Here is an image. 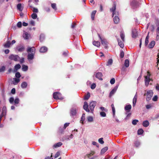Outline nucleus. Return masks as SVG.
Segmentation results:
<instances>
[{"label": "nucleus", "mask_w": 159, "mask_h": 159, "mask_svg": "<svg viewBox=\"0 0 159 159\" xmlns=\"http://www.w3.org/2000/svg\"><path fill=\"white\" fill-rule=\"evenodd\" d=\"M147 76H144L145 78V84L146 86H148L149 84V82L150 81H152L153 80L152 79L150 78L151 74L149 71L147 72Z\"/></svg>", "instance_id": "f257e3e1"}, {"label": "nucleus", "mask_w": 159, "mask_h": 159, "mask_svg": "<svg viewBox=\"0 0 159 159\" xmlns=\"http://www.w3.org/2000/svg\"><path fill=\"white\" fill-rule=\"evenodd\" d=\"M139 2L136 0H132L130 3L131 8L133 9H135L138 8L139 7Z\"/></svg>", "instance_id": "f03ea898"}, {"label": "nucleus", "mask_w": 159, "mask_h": 159, "mask_svg": "<svg viewBox=\"0 0 159 159\" xmlns=\"http://www.w3.org/2000/svg\"><path fill=\"white\" fill-rule=\"evenodd\" d=\"M53 98L55 99H63V98L61 96V94L59 92H55L53 94Z\"/></svg>", "instance_id": "7ed1b4c3"}, {"label": "nucleus", "mask_w": 159, "mask_h": 159, "mask_svg": "<svg viewBox=\"0 0 159 159\" xmlns=\"http://www.w3.org/2000/svg\"><path fill=\"white\" fill-rule=\"evenodd\" d=\"M8 58L11 60L16 61H18L20 57L18 55L11 54L9 56Z\"/></svg>", "instance_id": "20e7f679"}, {"label": "nucleus", "mask_w": 159, "mask_h": 159, "mask_svg": "<svg viewBox=\"0 0 159 159\" xmlns=\"http://www.w3.org/2000/svg\"><path fill=\"white\" fill-rule=\"evenodd\" d=\"M97 102L95 101H92L90 102L89 104V108L92 113L93 112L94 108Z\"/></svg>", "instance_id": "39448f33"}, {"label": "nucleus", "mask_w": 159, "mask_h": 159, "mask_svg": "<svg viewBox=\"0 0 159 159\" xmlns=\"http://www.w3.org/2000/svg\"><path fill=\"white\" fill-rule=\"evenodd\" d=\"M153 95V92L152 90H149L147 92L146 99L147 101L150 100Z\"/></svg>", "instance_id": "423d86ee"}, {"label": "nucleus", "mask_w": 159, "mask_h": 159, "mask_svg": "<svg viewBox=\"0 0 159 159\" xmlns=\"http://www.w3.org/2000/svg\"><path fill=\"white\" fill-rule=\"evenodd\" d=\"M98 35L101 40L102 44L104 46L105 48H107V42L106 40L105 39L102 38L100 35L98 34Z\"/></svg>", "instance_id": "0eeeda50"}, {"label": "nucleus", "mask_w": 159, "mask_h": 159, "mask_svg": "<svg viewBox=\"0 0 159 159\" xmlns=\"http://www.w3.org/2000/svg\"><path fill=\"white\" fill-rule=\"evenodd\" d=\"M138 35V34L137 30L136 29H133L132 31V37L134 38H136Z\"/></svg>", "instance_id": "6e6552de"}, {"label": "nucleus", "mask_w": 159, "mask_h": 159, "mask_svg": "<svg viewBox=\"0 0 159 159\" xmlns=\"http://www.w3.org/2000/svg\"><path fill=\"white\" fill-rule=\"evenodd\" d=\"M116 3L114 2L112 6V8H110V11L111 12H112V15L113 16L115 14L116 15V13L115 12V10L116 9Z\"/></svg>", "instance_id": "1a4fd4ad"}, {"label": "nucleus", "mask_w": 159, "mask_h": 159, "mask_svg": "<svg viewBox=\"0 0 159 159\" xmlns=\"http://www.w3.org/2000/svg\"><path fill=\"white\" fill-rule=\"evenodd\" d=\"M83 108L87 112H89L90 111V110L89 109V105L87 102H84Z\"/></svg>", "instance_id": "9d476101"}, {"label": "nucleus", "mask_w": 159, "mask_h": 159, "mask_svg": "<svg viewBox=\"0 0 159 159\" xmlns=\"http://www.w3.org/2000/svg\"><path fill=\"white\" fill-rule=\"evenodd\" d=\"M27 51L28 52H30V53L35 54V49L34 47L28 48L27 49Z\"/></svg>", "instance_id": "9b49d317"}, {"label": "nucleus", "mask_w": 159, "mask_h": 159, "mask_svg": "<svg viewBox=\"0 0 159 159\" xmlns=\"http://www.w3.org/2000/svg\"><path fill=\"white\" fill-rule=\"evenodd\" d=\"M118 86H115L114 88L111 91L109 97L111 98L115 93L118 88Z\"/></svg>", "instance_id": "f8f14e48"}, {"label": "nucleus", "mask_w": 159, "mask_h": 159, "mask_svg": "<svg viewBox=\"0 0 159 159\" xmlns=\"http://www.w3.org/2000/svg\"><path fill=\"white\" fill-rule=\"evenodd\" d=\"M102 73L101 72H98L96 75V77L99 79L100 80H102Z\"/></svg>", "instance_id": "ddd939ff"}, {"label": "nucleus", "mask_w": 159, "mask_h": 159, "mask_svg": "<svg viewBox=\"0 0 159 159\" xmlns=\"http://www.w3.org/2000/svg\"><path fill=\"white\" fill-rule=\"evenodd\" d=\"M48 50V48L45 47H42L39 50V52L41 53H44L46 52Z\"/></svg>", "instance_id": "4468645a"}, {"label": "nucleus", "mask_w": 159, "mask_h": 159, "mask_svg": "<svg viewBox=\"0 0 159 159\" xmlns=\"http://www.w3.org/2000/svg\"><path fill=\"white\" fill-rule=\"evenodd\" d=\"M137 93H136L135 95L133 100V106L134 107L136 103L137 102Z\"/></svg>", "instance_id": "2eb2a0df"}, {"label": "nucleus", "mask_w": 159, "mask_h": 159, "mask_svg": "<svg viewBox=\"0 0 159 159\" xmlns=\"http://www.w3.org/2000/svg\"><path fill=\"white\" fill-rule=\"evenodd\" d=\"M113 21L115 24H117L120 21L119 17L117 16H115L114 18Z\"/></svg>", "instance_id": "dca6fc26"}, {"label": "nucleus", "mask_w": 159, "mask_h": 159, "mask_svg": "<svg viewBox=\"0 0 159 159\" xmlns=\"http://www.w3.org/2000/svg\"><path fill=\"white\" fill-rule=\"evenodd\" d=\"M34 54L29 53L28 55V59L29 60H32L34 58Z\"/></svg>", "instance_id": "f3484780"}, {"label": "nucleus", "mask_w": 159, "mask_h": 159, "mask_svg": "<svg viewBox=\"0 0 159 159\" xmlns=\"http://www.w3.org/2000/svg\"><path fill=\"white\" fill-rule=\"evenodd\" d=\"M17 9L20 11H21L23 9V7H22L21 4L20 3H19L17 5Z\"/></svg>", "instance_id": "a211bd4d"}, {"label": "nucleus", "mask_w": 159, "mask_h": 159, "mask_svg": "<svg viewBox=\"0 0 159 159\" xmlns=\"http://www.w3.org/2000/svg\"><path fill=\"white\" fill-rule=\"evenodd\" d=\"M76 110L75 109H72L70 110V114L72 116H75L76 114Z\"/></svg>", "instance_id": "6ab92c4d"}, {"label": "nucleus", "mask_w": 159, "mask_h": 159, "mask_svg": "<svg viewBox=\"0 0 159 159\" xmlns=\"http://www.w3.org/2000/svg\"><path fill=\"white\" fill-rule=\"evenodd\" d=\"M93 44L97 47H99L100 46V43L98 41H94L93 42Z\"/></svg>", "instance_id": "aec40b11"}, {"label": "nucleus", "mask_w": 159, "mask_h": 159, "mask_svg": "<svg viewBox=\"0 0 159 159\" xmlns=\"http://www.w3.org/2000/svg\"><path fill=\"white\" fill-rule=\"evenodd\" d=\"M7 112V108L6 106H4L2 109V111L1 115L4 116L5 114H6Z\"/></svg>", "instance_id": "412c9836"}, {"label": "nucleus", "mask_w": 159, "mask_h": 159, "mask_svg": "<svg viewBox=\"0 0 159 159\" xmlns=\"http://www.w3.org/2000/svg\"><path fill=\"white\" fill-rule=\"evenodd\" d=\"M14 81H12L13 84L14 85H16L20 81V80L19 79L16 78H13Z\"/></svg>", "instance_id": "4be33fe9"}, {"label": "nucleus", "mask_w": 159, "mask_h": 159, "mask_svg": "<svg viewBox=\"0 0 159 159\" xmlns=\"http://www.w3.org/2000/svg\"><path fill=\"white\" fill-rule=\"evenodd\" d=\"M30 36L29 34H28L27 32H25L23 34V37L25 39H28L29 38V37Z\"/></svg>", "instance_id": "5701e85b"}, {"label": "nucleus", "mask_w": 159, "mask_h": 159, "mask_svg": "<svg viewBox=\"0 0 159 159\" xmlns=\"http://www.w3.org/2000/svg\"><path fill=\"white\" fill-rule=\"evenodd\" d=\"M149 125V122L148 120H146L143 122V125L145 127H147Z\"/></svg>", "instance_id": "b1692460"}, {"label": "nucleus", "mask_w": 159, "mask_h": 159, "mask_svg": "<svg viewBox=\"0 0 159 159\" xmlns=\"http://www.w3.org/2000/svg\"><path fill=\"white\" fill-rule=\"evenodd\" d=\"M155 44V42L152 41L148 45V48H152L153 47Z\"/></svg>", "instance_id": "393cba45"}, {"label": "nucleus", "mask_w": 159, "mask_h": 159, "mask_svg": "<svg viewBox=\"0 0 159 159\" xmlns=\"http://www.w3.org/2000/svg\"><path fill=\"white\" fill-rule=\"evenodd\" d=\"M131 108V106L130 105H126L125 108V110L129 112L130 111V110Z\"/></svg>", "instance_id": "a878e982"}, {"label": "nucleus", "mask_w": 159, "mask_h": 159, "mask_svg": "<svg viewBox=\"0 0 159 159\" xmlns=\"http://www.w3.org/2000/svg\"><path fill=\"white\" fill-rule=\"evenodd\" d=\"M118 44L120 47L121 48H123L124 45L123 42L121 41V40L119 39H118Z\"/></svg>", "instance_id": "bb28decb"}, {"label": "nucleus", "mask_w": 159, "mask_h": 159, "mask_svg": "<svg viewBox=\"0 0 159 159\" xmlns=\"http://www.w3.org/2000/svg\"><path fill=\"white\" fill-rule=\"evenodd\" d=\"M90 93L89 92H88L87 94L84 96V100H87L90 98Z\"/></svg>", "instance_id": "cd10ccee"}, {"label": "nucleus", "mask_w": 159, "mask_h": 159, "mask_svg": "<svg viewBox=\"0 0 159 159\" xmlns=\"http://www.w3.org/2000/svg\"><path fill=\"white\" fill-rule=\"evenodd\" d=\"M18 51L21 52L23 51L25 49V48L24 46H20L17 48Z\"/></svg>", "instance_id": "c85d7f7f"}, {"label": "nucleus", "mask_w": 159, "mask_h": 159, "mask_svg": "<svg viewBox=\"0 0 159 159\" xmlns=\"http://www.w3.org/2000/svg\"><path fill=\"white\" fill-rule=\"evenodd\" d=\"M108 147H106L103 148L101 150V153L102 154H104L108 150Z\"/></svg>", "instance_id": "c756f323"}, {"label": "nucleus", "mask_w": 159, "mask_h": 159, "mask_svg": "<svg viewBox=\"0 0 159 159\" xmlns=\"http://www.w3.org/2000/svg\"><path fill=\"white\" fill-rule=\"evenodd\" d=\"M96 12V11L94 10V11H93L92 13L91 18V19L93 20L94 19V16H95Z\"/></svg>", "instance_id": "7c9ffc66"}, {"label": "nucleus", "mask_w": 159, "mask_h": 159, "mask_svg": "<svg viewBox=\"0 0 159 159\" xmlns=\"http://www.w3.org/2000/svg\"><path fill=\"white\" fill-rule=\"evenodd\" d=\"M27 85V83L26 82H22L21 84V86L22 88H26Z\"/></svg>", "instance_id": "2f4dec72"}, {"label": "nucleus", "mask_w": 159, "mask_h": 159, "mask_svg": "<svg viewBox=\"0 0 159 159\" xmlns=\"http://www.w3.org/2000/svg\"><path fill=\"white\" fill-rule=\"evenodd\" d=\"M125 66L126 67H128L129 66V61L128 59H126L125 62Z\"/></svg>", "instance_id": "473e14b6"}, {"label": "nucleus", "mask_w": 159, "mask_h": 159, "mask_svg": "<svg viewBox=\"0 0 159 159\" xmlns=\"http://www.w3.org/2000/svg\"><path fill=\"white\" fill-rule=\"evenodd\" d=\"M120 37L122 40L123 41H125V35L122 32H120Z\"/></svg>", "instance_id": "72a5a7b5"}, {"label": "nucleus", "mask_w": 159, "mask_h": 159, "mask_svg": "<svg viewBox=\"0 0 159 159\" xmlns=\"http://www.w3.org/2000/svg\"><path fill=\"white\" fill-rule=\"evenodd\" d=\"M111 107L112 108V111L113 117H114L115 116V107H114V104H112L111 105Z\"/></svg>", "instance_id": "f704fd0d"}, {"label": "nucleus", "mask_w": 159, "mask_h": 159, "mask_svg": "<svg viewBox=\"0 0 159 159\" xmlns=\"http://www.w3.org/2000/svg\"><path fill=\"white\" fill-rule=\"evenodd\" d=\"M22 70L23 71H26L28 69V66H27L25 65H23L22 66Z\"/></svg>", "instance_id": "c9c22d12"}, {"label": "nucleus", "mask_w": 159, "mask_h": 159, "mask_svg": "<svg viewBox=\"0 0 159 159\" xmlns=\"http://www.w3.org/2000/svg\"><path fill=\"white\" fill-rule=\"evenodd\" d=\"M62 143H61V142H59L55 144L54 145V147L55 148H57V147H60L62 145Z\"/></svg>", "instance_id": "e433bc0d"}, {"label": "nucleus", "mask_w": 159, "mask_h": 159, "mask_svg": "<svg viewBox=\"0 0 159 159\" xmlns=\"http://www.w3.org/2000/svg\"><path fill=\"white\" fill-rule=\"evenodd\" d=\"M143 130L142 129H140L138 130V134L139 135H141L142 134L143 132Z\"/></svg>", "instance_id": "4c0bfd02"}, {"label": "nucleus", "mask_w": 159, "mask_h": 159, "mask_svg": "<svg viewBox=\"0 0 159 159\" xmlns=\"http://www.w3.org/2000/svg\"><path fill=\"white\" fill-rule=\"evenodd\" d=\"M44 39V35L43 34H40L39 38V40L41 42L43 41Z\"/></svg>", "instance_id": "58836bf2"}, {"label": "nucleus", "mask_w": 159, "mask_h": 159, "mask_svg": "<svg viewBox=\"0 0 159 159\" xmlns=\"http://www.w3.org/2000/svg\"><path fill=\"white\" fill-rule=\"evenodd\" d=\"M85 119V114H83L81 117V120H80V122H81V123L83 124V121Z\"/></svg>", "instance_id": "ea45409f"}, {"label": "nucleus", "mask_w": 159, "mask_h": 159, "mask_svg": "<svg viewBox=\"0 0 159 159\" xmlns=\"http://www.w3.org/2000/svg\"><path fill=\"white\" fill-rule=\"evenodd\" d=\"M51 7L52 8L54 9L55 11L57 10V8L56 7V4L55 3H53L51 4Z\"/></svg>", "instance_id": "a19ab883"}, {"label": "nucleus", "mask_w": 159, "mask_h": 159, "mask_svg": "<svg viewBox=\"0 0 159 159\" xmlns=\"http://www.w3.org/2000/svg\"><path fill=\"white\" fill-rule=\"evenodd\" d=\"M15 69L16 70H17L19 69H20L21 67V66L19 64H17L15 66Z\"/></svg>", "instance_id": "79ce46f5"}, {"label": "nucleus", "mask_w": 159, "mask_h": 159, "mask_svg": "<svg viewBox=\"0 0 159 159\" xmlns=\"http://www.w3.org/2000/svg\"><path fill=\"white\" fill-rule=\"evenodd\" d=\"M134 145L136 147H138L140 145V143L139 142L136 141L134 142Z\"/></svg>", "instance_id": "37998d69"}, {"label": "nucleus", "mask_w": 159, "mask_h": 159, "mask_svg": "<svg viewBox=\"0 0 159 159\" xmlns=\"http://www.w3.org/2000/svg\"><path fill=\"white\" fill-rule=\"evenodd\" d=\"M29 5L30 7H32V6H30L29 4ZM33 12H35V13H38V10L37 8H35L34 7H33Z\"/></svg>", "instance_id": "c03bdc74"}, {"label": "nucleus", "mask_w": 159, "mask_h": 159, "mask_svg": "<svg viewBox=\"0 0 159 159\" xmlns=\"http://www.w3.org/2000/svg\"><path fill=\"white\" fill-rule=\"evenodd\" d=\"M31 17L33 19H36L37 17V15L35 13H33L31 15Z\"/></svg>", "instance_id": "a18cd8bd"}, {"label": "nucleus", "mask_w": 159, "mask_h": 159, "mask_svg": "<svg viewBox=\"0 0 159 159\" xmlns=\"http://www.w3.org/2000/svg\"><path fill=\"white\" fill-rule=\"evenodd\" d=\"M88 120L89 122H91L93 121V119L92 117L89 116L87 117Z\"/></svg>", "instance_id": "49530a36"}, {"label": "nucleus", "mask_w": 159, "mask_h": 159, "mask_svg": "<svg viewBox=\"0 0 159 159\" xmlns=\"http://www.w3.org/2000/svg\"><path fill=\"white\" fill-rule=\"evenodd\" d=\"M112 62H113L112 60L111 59H109L107 62V65H111L112 63Z\"/></svg>", "instance_id": "de8ad7c7"}, {"label": "nucleus", "mask_w": 159, "mask_h": 159, "mask_svg": "<svg viewBox=\"0 0 159 159\" xmlns=\"http://www.w3.org/2000/svg\"><path fill=\"white\" fill-rule=\"evenodd\" d=\"M11 44V43H10V42L8 41L7 42V43L4 45V46L5 47L9 48L10 47Z\"/></svg>", "instance_id": "09e8293b"}, {"label": "nucleus", "mask_w": 159, "mask_h": 159, "mask_svg": "<svg viewBox=\"0 0 159 159\" xmlns=\"http://www.w3.org/2000/svg\"><path fill=\"white\" fill-rule=\"evenodd\" d=\"M15 76L17 78L19 79L21 77V75L19 72H17L16 73Z\"/></svg>", "instance_id": "8fccbe9b"}, {"label": "nucleus", "mask_w": 159, "mask_h": 159, "mask_svg": "<svg viewBox=\"0 0 159 159\" xmlns=\"http://www.w3.org/2000/svg\"><path fill=\"white\" fill-rule=\"evenodd\" d=\"M5 70V67L4 66H2L0 68V72H3Z\"/></svg>", "instance_id": "3c124183"}, {"label": "nucleus", "mask_w": 159, "mask_h": 159, "mask_svg": "<svg viewBox=\"0 0 159 159\" xmlns=\"http://www.w3.org/2000/svg\"><path fill=\"white\" fill-rule=\"evenodd\" d=\"M100 115L102 117H105L106 116V113L103 111H102L100 112Z\"/></svg>", "instance_id": "603ef678"}, {"label": "nucleus", "mask_w": 159, "mask_h": 159, "mask_svg": "<svg viewBox=\"0 0 159 159\" xmlns=\"http://www.w3.org/2000/svg\"><path fill=\"white\" fill-rule=\"evenodd\" d=\"M115 78H113L111 80L110 83L111 84H113L115 83Z\"/></svg>", "instance_id": "864d4df0"}, {"label": "nucleus", "mask_w": 159, "mask_h": 159, "mask_svg": "<svg viewBox=\"0 0 159 159\" xmlns=\"http://www.w3.org/2000/svg\"><path fill=\"white\" fill-rule=\"evenodd\" d=\"M139 121L137 120H134L132 121V123L133 125H136L137 123Z\"/></svg>", "instance_id": "5fc2aeb1"}, {"label": "nucleus", "mask_w": 159, "mask_h": 159, "mask_svg": "<svg viewBox=\"0 0 159 159\" xmlns=\"http://www.w3.org/2000/svg\"><path fill=\"white\" fill-rule=\"evenodd\" d=\"M152 107V105L151 104L147 105L146 106V108L148 109L151 108Z\"/></svg>", "instance_id": "6e6d98bb"}, {"label": "nucleus", "mask_w": 159, "mask_h": 159, "mask_svg": "<svg viewBox=\"0 0 159 159\" xmlns=\"http://www.w3.org/2000/svg\"><path fill=\"white\" fill-rule=\"evenodd\" d=\"M95 152L93 151H92L91 153L87 155L88 157L89 158L91 156L93 155L94 154Z\"/></svg>", "instance_id": "4d7b16f0"}, {"label": "nucleus", "mask_w": 159, "mask_h": 159, "mask_svg": "<svg viewBox=\"0 0 159 159\" xmlns=\"http://www.w3.org/2000/svg\"><path fill=\"white\" fill-rule=\"evenodd\" d=\"M98 142L101 144H103L104 143V141L103 140V138H100L98 139Z\"/></svg>", "instance_id": "13d9d810"}, {"label": "nucleus", "mask_w": 159, "mask_h": 159, "mask_svg": "<svg viewBox=\"0 0 159 159\" xmlns=\"http://www.w3.org/2000/svg\"><path fill=\"white\" fill-rule=\"evenodd\" d=\"M14 100V99L13 97H11L9 100V102L11 104H12Z\"/></svg>", "instance_id": "bf43d9fd"}, {"label": "nucleus", "mask_w": 159, "mask_h": 159, "mask_svg": "<svg viewBox=\"0 0 159 159\" xmlns=\"http://www.w3.org/2000/svg\"><path fill=\"white\" fill-rule=\"evenodd\" d=\"M158 97L157 95L154 96L152 98V100L154 101H156L157 100Z\"/></svg>", "instance_id": "052dcab7"}, {"label": "nucleus", "mask_w": 159, "mask_h": 159, "mask_svg": "<svg viewBox=\"0 0 159 159\" xmlns=\"http://www.w3.org/2000/svg\"><path fill=\"white\" fill-rule=\"evenodd\" d=\"M22 23L21 22H19L17 24V26L19 28H20L22 26Z\"/></svg>", "instance_id": "680f3d73"}, {"label": "nucleus", "mask_w": 159, "mask_h": 159, "mask_svg": "<svg viewBox=\"0 0 159 159\" xmlns=\"http://www.w3.org/2000/svg\"><path fill=\"white\" fill-rule=\"evenodd\" d=\"M19 99L18 98H16L14 102L15 104H18L19 103Z\"/></svg>", "instance_id": "e2e57ef3"}, {"label": "nucleus", "mask_w": 159, "mask_h": 159, "mask_svg": "<svg viewBox=\"0 0 159 159\" xmlns=\"http://www.w3.org/2000/svg\"><path fill=\"white\" fill-rule=\"evenodd\" d=\"M124 52L123 51H121L120 53V57L121 58H122L124 57Z\"/></svg>", "instance_id": "0e129e2a"}, {"label": "nucleus", "mask_w": 159, "mask_h": 159, "mask_svg": "<svg viewBox=\"0 0 159 159\" xmlns=\"http://www.w3.org/2000/svg\"><path fill=\"white\" fill-rule=\"evenodd\" d=\"M96 86V84L94 83H93L91 85V88L92 89H93L95 88Z\"/></svg>", "instance_id": "69168bd1"}, {"label": "nucleus", "mask_w": 159, "mask_h": 159, "mask_svg": "<svg viewBox=\"0 0 159 159\" xmlns=\"http://www.w3.org/2000/svg\"><path fill=\"white\" fill-rule=\"evenodd\" d=\"M60 152H57L55 154L54 157L55 158H57L60 155Z\"/></svg>", "instance_id": "338daca9"}, {"label": "nucleus", "mask_w": 159, "mask_h": 159, "mask_svg": "<svg viewBox=\"0 0 159 159\" xmlns=\"http://www.w3.org/2000/svg\"><path fill=\"white\" fill-rule=\"evenodd\" d=\"M30 24L32 26L35 25L34 21L33 20H31L30 22Z\"/></svg>", "instance_id": "774afa93"}]
</instances>
